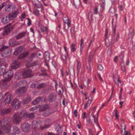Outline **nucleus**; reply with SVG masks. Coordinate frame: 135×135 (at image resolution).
<instances>
[{
  "label": "nucleus",
  "mask_w": 135,
  "mask_h": 135,
  "mask_svg": "<svg viewBox=\"0 0 135 135\" xmlns=\"http://www.w3.org/2000/svg\"><path fill=\"white\" fill-rule=\"evenodd\" d=\"M4 125L1 126L0 128V134L4 135L5 133H8L11 131V126L9 123L8 121L7 120H4Z\"/></svg>",
  "instance_id": "nucleus-1"
},
{
  "label": "nucleus",
  "mask_w": 135,
  "mask_h": 135,
  "mask_svg": "<svg viewBox=\"0 0 135 135\" xmlns=\"http://www.w3.org/2000/svg\"><path fill=\"white\" fill-rule=\"evenodd\" d=\"M25 52V50L23 47V46H20L16 49L14 54L16 55H19L20 56L21 58H22L26 56Z\"/></svg>",
  "instance_id": "nucleus-2"
},
{
  "label": "nucleus",
  "mask_w": 135,
  "mask_h": 135,
  "mask_svg": "<svg viewBox=\"0 0 135 135\" xmlns=\"http://www.w3.org/2000/svg\"><path fill=\"white\" fill-rule=\"evenodd\" d=\"M11 25V23H9L4 27L3 28L4 31L3 33V35L4 36L8 35L10 33L11 30L12 31L14 27L13 26H12L10 28V26Z\"/></svg>",
  "instance_id": "nucleus-3"
},
{
  "label": "nucleus",
  "mask_w": 135,
  "mask_h": 135,
  "mask_svg": "<svg viewBox=\"0 0 135 135\" xmlns=\"http://www.w3.org/2000/svg\"><path fill=\"white\" fill-rule=\"evenodd\" d=\"M11 105L13 109H17L20 107L21 102L18 100L15 99L12 102Z\"/></svg>",
  "instance_id": "nucleus-4"
},
{
  "label": "nucleus",
  "mask_w": 135,
  "mask_h": 135,
  "mask_svg": "<svg viewBox=\"0 0 135 135\" xmlns=\"http://www.w3.org/2000/svg\"><path fill=\"white\" fill-rule=\"evenodd\" d=\"M31 70L28 68L24 70L22 73V74L24 78H27L33 75L31 74Z\"/></svg>",
  "instance_id": "nucleus-5"
},
{
  "label": "nucleus",
  "mask_w": 135,
  "mask_h": 135,
  "mask_svg": "<svg viewBox=\"0 0 135 135\" xmlns=\"http://www.w3.org/2000/svg\"><path fill=\"white\" fill-rule=\"evenodd\" d=\"M44 57L45 60V64L46 66L45 65H43V68L45 69V70L47 68L49 67V65L47 62L46 61H48L50 59V53L47 52H45L44 54Z\"/></svg>",
  "instance_id": "nucleus-6"
},
{
  "label": "nucleus",
  "mask_w": 135,
  "mask_h": 135,
  "mask_svg": "<svg viewBox=\"0 0 135 135\" xmlns=\"http://www.w3.org/2000/svg\"><path fill=\"white\" fill-rule=\"evenodd\" d=\"M22 119L18 115V114L15 113L12 117V121L15 124H19L22 120Z\"/></svg>",
  "instance_id": "nucleus-7"
},
{
  "label": "nucleus",
  "mask_w": 135,
  "mask_h": 135,
  "mask_svg": "<svg viewBox=\"0 0 135 135\" xmlns=\"http://www.w3.org/2000/svg\"><path fill=\"white\" fill-rule=\"evenodd\" d=\"M13 76V71L12 70H9L5 73L3 74V77L9 81L11 79Z\"/></svg>",
  "instance_id": "nucleus-8"
},
{
  "label": "nucleus",
  "mask_w": 135,
  "mask_h": 135,
  "mask_svg": "<svg viewBox=\"0 0 135 135\" xmlns=\"http://www.w3.org/2000/svg\"><path fill=\"white\" fill-rule=\"evenodd\" d=\"M27 91V89L25 87H21L17 89L16 91V93L21 95L24 94Z\"/></svg>",
  "instance_id": "nucleus-9"
},
{
  "label": "nucleus",
  "mask_w": 135,
  "mask_h": 135,
  "mask_svg": "<svg viewBox=\"0 0 135 135\" xmlns=\"http://www.w3.org/2000/svg\"><path fill=\"white\" fill-rule=\"evenodd\" d=\"M93 120L94 121V123L96 124L97 126H99V125L98 123V117H97L95 119L94 115L93 114H91L90 117L89 118V119L88 120H87V121H88L89 122L93 124Z\"/></svg>",
  "instance_id": "nucleus-10"
},
{
  "label": "nucleus",
  "mask_w": 135,
  "mask_h": 135,
  "mask_svg": "<svg viewBox=\"0 0 135 135\" xmlns=\"http://www.w3.org/2000/svg\"><path fill=\"white\" fill-rule=\"evenodd\" d=\"M63 17V20L65 23H66L68 27V28L71 26L70 20H69L66 15L64 14L63 13L61 12V14Z\"/></svg>",
  "instance_id": "nucleus-11"
},
{
  "label": "nucleus",
  "mask_w": 135,
  "mask_h": 135,
  "mask_svg": "<svg viewBox=\"0 0 135 135\" xmlns=\"http://www.w3.org/2000/svg\"><path fill=\"white\" fill-rule=\"evenodd\" d=\"M22 129L23 131L25 132H28L30 129V126L27 123L23 124L21 126Z\"/></svg>",
  "instance_id": "nucleus-12"
},
{
  "label": "nucleus",
  "mask_w": 135,
  "mask_h": 135,
  "mask_svg": "<svg viewBox=\"0 0 135 135\" xmlns=\"http://www.w3.org/2000/svg\"><path fill=\"white\" fill-rule=\"evenodd\" d=\"M9 81L6 79L4 80L0 83V87L3 88H6L7 86L9 85Z\"/></svg>",
  "instance_id": "nucleus-13"
},
{
  "label": "nucleus",
  "mask_w": 135,
  "mask_h": 135,
  "mask_svg": "<svg viewBox=\"0 0 135 135\" xmlns=\"http://www.w3.org/2000/svg\"><path fill=\"white\" fill-rule=\"evenodd\" d=\"M48 14L49 16L52 18H54L56 16L57 14L55 11L50 9Z\"/></svg>",
  "instance_id": "nucleus-14"
},
{
  "label": "nucleus",
  "mask_w": 135,
  "mask_h": 135,
  "mask_svg": "<svg viewBox=\"0 0 135 135\" xmlns=\"http://www.w3.org/2000/svg\"><path fill=\"white\" fill-rule=\"evenodd\" d=\"M19 67L18 62L17 60H15L12 62L11 65V68L12 69H16Z\"/></svg>",
  "instance_id": "nucleus-15"
},
{
  "label": "nucleus",
  "mask_w": 135,
  "mask_h": 135,
  "mask_svg": "<svg viewBox=\"0 0 135 135\" xmlns=\"http://www.w3.org/2000/svg\"><path fill=\"white\" fill-rule=\"evenodd\" d=\"M32 98L31 96L27 95L26 98L23 100L22 103L24 104H27L31 101Z\"/></svg>",
  "instance_id": "nucleus-16"
},
{
  "label": "nucleus",
  "mask_w": 135,
  "mask_h": 135,
  "mask_svg": "<svg viewBox=\"0 0 135 135\" xmlns=\"http://www.w3.org/2000/svg\"><path fill=\"white\" fill-rule=\"evenodd\" d=\"M93 100V98L92 97L90 96L89 97L88 101L86 102L85 104L84 108L85 109H86L88 106H90Z\"/></svg>",
  "instance_id": "nucleus-17"
},
{
  "label": "nucleus",
  "mask_w": 135,
  "mask_h": 135,
  "mask_svg": "<svg viewBox=\"0 0 135 135\" xmlns=\"http://www.w3.org/2000/svg\"><path fill=\"white\" fill-rule=\"evenodd\" d=\"M41 123L40 122H36L35 123H33L32 124V128L34 129H37L40 128Z\"/></svg>",
  "instance_id": "nucleus-18"
},
{
  "label": "nucleus",
  "mask_w": 135,
  "mask_h": 135,
  "mask_svg": "<svg viewBox=\"0 0 135 135\" xmlns=\"http://www.w3.org/2000/svg\"><path fill=\"white\" fill-rule=\"evenodd\" d=\"M114 80L116 84L118 86L119 85L118 83H119L121 85L123 84V83L119 80V78L117 76H114L113 77Z\"/></svg>",
  "instance_id": "nucleus-19"
},
{
  "label": "nucleus",
  "mask_w": 135,
  "mask_h": 135,
  "mask_svg": "<svg viewBox=\"0 0 135 135\" xmlns=\"http://www.w3.org/2000/svg\"><path fill=\"white\" fill-rule=\"evenodd\" d=\"M49 106L48 104H46L43 106H41L39 109V111L41 112H43L46 110V109H49Z\"/></svg>",
  "instance_id": "nucleus-20"
},
{
  "label": "nucleus",
  "mask_w": 135,
  "mask_h": 135,
  "mask_svg": "<svg viewBox=\"0 0 135 135\" xmlns=\"http://www.w3.org/2000/svg\"><path fill=\"white\" fill-rule=\"evenodd\" d=\"M121 129H122L123 128L124 130V133H123V131L121 130V135H128V132L127 131H125V125L124 123H122L121 124Z\"/></svg>",
  "instance_id": "nucleus-21"
},
{
  "label": "nucleus",
  "mask_w": 135,
  "mask_h": 135,
  "mask_svg": "<svg viewBox=\"0 0 135 135\" xmlns=\"http://www.w3.org/2000/svg\"><path fill=\"white\" fill-rule=\"evenodd\" d=\"M94 54V52H93V51L90 52L88 57V61L89 63H90L92 62Z\"/></svg>",
  "instance_id": "nucleus-22"
},
{
  "label": "nucleus",
  "mask_w": 135,
  "mask_h": 135,
  "mask_svg": "<svg viewBox=\"0 0 135 135\" xmlns=\"http://www.w3.org/2000/svg\"><path fill=\"white\" fill-rule=\"evenodd\" d=\"M27 113L25 111H22L18 114V115L22 119L24 117H27Z\"/></svg>",
  "instance_id": "nucleus-23"
},
{
  "label": "nucleus",
  "mask_w": 135,
  "mask_h": 135,
  "mask_svg": "<svg viewBox=\"0 0 135 135\" xmlns=\"http://www.w3.org/2000/svg\"><path fill=\"white\" fill-rule=\"evenodd\" d=\"M51 68L54 73H55L56 71L57 70L56 69V64L54 62H52L50 64Z\"/></svg>",
  "instance_id": "nucleus-24"
},
{
  "label": "nucleus",
  "mask_w": 135,
  "mask_h": 135,
  "mask_svg": "<svg viewBox=\"0 0 135 135\" xmlns=\"http://www.w3.org/2000/svg\"><path fill=\"white\" fill-rule=\"evenodd\" d=\"M134 33V30L132 28H130L129 30L128 36L129 38H132Z\"/></svg>",
  "instance_id": "nucleus-25"
},
{
  "label": "nucleus",
  "mask_w": 135,
  "mask_h": 135,
  "mask_svg": "<svg viewBox=\"0 0 135 135\" xmlns=\"http://www.w3.org/2000/svg\"><path fill=\"white\" fill-rule=\"evenodd\" d=\"M6 68L4 65L0 66V75L4 74L5 73Z\"/></svg>",
  "instance_id": "nucleus-26"
},
{
  "label": "nucleus",
  "mask_w": 135,
  "mask_h": 135,
  "mask_svg": "<svg viewBox=\"0 0 135 135\" xmlns=\"http://www.w3.org/2000/svg\"><path fill=\"white\" fill-rule=\"evenodd\" d=\"M30 61L27 62L26 65V66L27 68H30L36 65L35 63H32V61H31V60H30Z\"/></svg>",
  "instance_id": "nucleus-27"
},
{
  "label": "nucleus",
  "mask_w": 135,
  "mask_h": 135,
  "mask_svg": "<svg viewBox=\"0 0 135 135\" xmlns=\"http://www.w3.org/2000/svg\"><path fill=\"white\" fill-rule=\"evenodd\" d=\"M11 95V94H10V95H8L6 98L4 100V103L6 104H9L11 100L10 96Z\"/></svg>",
  "instance_id": "nucleus-28"
},
{
  "label": "nucleus",
  "mask_w": 135,
  "mask_h": 135,
  "mask_svg": "<svg viewBox=\"0 0 135 135\" xmlns=\"http://www.w3.org/2000/svg\"><path fill=\"white\" fill-rule=\"evenodd\" d=\"M26 34V33L25 32L20 33L16 36V38L17 39H19L23 37Z\"/></svg>",
  "instance_id": "nucleus-29"
},
{
  "label": "nucleus",
  "mask_w": 135,
  "mask_h": 135,
  "mask_svg": "<svg viewBox=\"0 0 135 135\" xmlns=\"http://www.w3.org/2000/svg\"><path fill=\"white\" fill-rule=\"evenodd\" d=\"M56 97V96L51 94L49 96L48 100L49 102H52L55 100Z\"/></svg>",
  "instance_id": "nucleus-30"
},
{
  "label": "nucleus",
  "mask_w": 135,
  "mask_h": 135,
  "mask_svg": "<svg viewBox=\"0 0 135 135\" xmlns=\"http://www.w3.org/2000/svg\"><path fill=\"white\" fill-rule=\"evenodd\" d=\"M41 98L39 97L37 98L34 100L32 102V104L35 105L38 103L41 100Z\"/></svg>",
  "instance_id": "nucleus-31"
},
{
  "label": "nucleus",
  "mask_w": 135,
  "mask_h": 135,
  "mask_svg": "<svg viewBox=\"0 0 135 135\" xmlns=\"http://www.w3.org/2000/svg\"><path fill=\"white\" fill-rule=\"evenodd\" d=\"M13 131L16 134H20V129L18 128L16 126H14L13 127Z\"/></svg>",
  "instance_id": "nucleus-32"
},
{
  "label": "nucleus",
  "mask_w": 135,
  "mask_h": 135,
  "mask_svg": "<svg viewBox=\"0 0 135 135\" xmlns=\"http://www.w3.org/2000/svg\"><path fill=\"white\" fill-rule=\"evenodd\" d=\"M35 117V114L33 113H32L30 114H28L27 113V117L33 119Z\"/></svg>",
  "instance_id": "nucleus-33"
},
{
  "label": "nucleus",
  "mask_w": 135,
  "mask_h": 135,
  "mask_svg": "<svg viewBox=\"0 0 135 135\" xmlns=\"http://www.w3.org/2000/svg\"><path fill=\"white\" fill-rule=\"evenodd\" d=\"M50 126V125L49 124H45L44 125V127H41L40 125V128H41V130H44L45 128H47L48 127H49Z\"/></svg>",
  "instance_id": "nucleus-34"
},
{
  "label": "nucleus",
  "mask_w": 135,
  "mask_h": 135,
  "mask_svg": "<svg viewBox=\"0 0 135 135\" xmlns=\"http://www.w3.org/2000/svg\"><path fill=\"white\" fill-rule=\"evenodd\" d=\"M76 45L75 43H73L71 46V51L73 52H74L76 50V49L75 46Z\"/></svg>",
  "instance_id": "nucleus-35"
},
{
  "label": "nucleus",
  "mask_w": 135,
  "mask_h": 135,
  "mask_svg": "<svg viewBox=\"0 0 135 135\" xmlns=\"http://www.w3.org/2000/svg\"><path fill=\"white\" fill-rule=\"evenodd\" d=\"M10 110L9 109H7L2 111V112L4 114H7L10 112Z\"/></svg>",
  "instance_id": "nucleus-36"
},
{
  "label": "nucleus",
  "mask_w": 135,
  "mask_h": 135,
  "mask_svg": "<svg viewBox=\"0 0 135 135\" xmlns=\"http://www.w3.org/2000/svg\"><path fill=\"white\" fill-rule=\"evenodd\" d=\"M35 6L37 8V9L40 10V9L42 7V6L41 4H35Z\"/></svg>",
  "instance_id": "nucleus-37"
},
{
  "label": "nucleus",
  "mask_w": 135,
  "mask_h": 135,
  "mask_svg": "<svg viewBox=\"0 0 135 135\" xmlns=\"http://www.w3.org/2000/svg\"><path fill=\"white\" fill-rule=\"evenodd\" d=\"M70 31L71 33V35H74L75 32V28L74 27H72L70 29Z\"/></svg>",
  "instance_id": "nucleus-38"
},
{
  "label": "nucleus",
  "mask_w": 135,
  "mask_h": 135,
  "mask_svg": "<svg viewBox=\"0 0 135 135\" xmlns=\"http://www.w3.org/2000/svg\"><path fill=\"white\" fill-rule=\"evenodd\" d=\"M7 17H6V18H4L3 17V20H2V22L3 23H6L8 22V21L9 20V19L8 20L7 19Z\"/></svg>",
  "instance_id": "nucleus-39"
},
{
  "label": "nucleus",
  "mask_w": 135,
  "mask_h": 135,
  "mask_svg": "<svg viewBox=\"0 0 135 135\" xmlns=\"http://www.w3.org/2000/svg\"><path fill=\"white\" fill-rule=\"evenodd\" d=\"M8 16L9 20H13L15 17L11 13L9 14Z\"/></svg>",
  "instance_id": "nucleus-40"
},
{
  "label": "nucleus",
  "mask_w": 135,
  "mask_h": 135,
  "mask_svg": "<svg viewBox=\"0 0 135 135\" xmlns=\"http://www.w3.org/2000/svg\"><path fill=\"white\" fill-rule=\"evenodd\" d=\"M61 59L62 60L65 61L66 59V56L65 54H61Z\"/></svg>",
  "instance_id": "nucleus-41"
},
{
  "label": "nucleus",
  "mask_w": 135,
  "mask_h": 135,
  "mask_svg": "<svg viewBox=\"0 0 135 135\" xmlns=\"http://www.w3.org/2000/svg\"><path fill=\"white\" fill-rule=\"evenodd\" d=\"M81 64L79 61H77V68L78 69H80L81 68Z\"/></svg>",
  "instance_id": "nucleus-42"
},
{
  "label": "nucleus",
  "mask_w": 135,
  "mask_h": 135,
  "mask_svg": "<svg viewBox=\"0 0 135 135\" xmlns=\"http://www.w3.org/2000/svg\"><path fill=\"white\" fill-rule=\"evenodd\" d=\"M8 47V46H3L0 49V52L3 51L4 50L7 49Z\"/></svg>",
  "instance_id": "nucleus-43"
},
{
  "label": "nucleus",
  "mask_w": 135,
  "mask_h": 135,
  "mask_svg": "<svg viewBox=\"0 0 135 135\" xmlns=\"http://www.w3.org/2000/svg\"><path fill=\"white\" fill-rule=\"evenodd\" d=\"M34 13L36 16H38L39 15V10L36 9V10H34L33 11Z\"/></svg>",
  "instance_id": "nucleus-44"
},
{
  "label": "nucleus",
  "mask_w": 135,
  "mask_h": 135,
  "mask_svg": "<svg viewBox=\"0 0 135 135\" xmlns=\"http://www.w3.org/2000/svg\"><path fill=\"white\" fill-rule=\"evenodd\" d=\"M52 84L53 86H55L56 89H57V84L56 82L55 81H53L52 83Z\"/></svg>",
  "instance_id": "nucleus-45"
},
{
  "label": "nucleus",
  "mask_w": 135,
  "mask_h": 135,
  "mask_svg": "<svg viewBox=\"0 0 135 135\" xmlns=\"http://www.w3.org/2000/svg\"><path fill=\"white\" fill-rule=\"evenodd\" d=\"M59 131V128H58L57 127H55L53 131V132L54 133H58V132Z\"/></svg>",
  "instance_id": "nucleus-46"
},
{
  "label": "nucleus",
  "mask_w": 135,
  "mask_h": 135,
  "mask_svg": "<svg viewBox=\"0 0 135 135\" xmlns=\"http://www.w3.org/2000/svg\"><path fill=\"white\" fill-rule=\"evenodd\" d=\"M98 70L101 71L103 69V67L101 65H99L98 66Z\"/></svg>",
  "instance_id": "nucleus-47"
},
{
  "label": "nucleus",
  "mask_w": 135,
  "mask_h": 135,
  "mask_svg": "<svg viewBox=\"0 0 135 135\" xmlns=\"http://www.w3.org/2000/svg\"><path fill=\"white\" fill-rule=\"evenodd\" d=\"M98 12V8L97 7H95V9L94 11V14H97Z\"/></svg>",
  "instance_id": "nucleus-48"
},
{
  "label": "nucleus",
  "mask_w": 135,
  "mask_h": 135,
  "mask_svg": "<svg viewBox=\"0 0 135 135\" xmlns=\"http://www.w3.org/2000/svg\"><path fill=\"white\" fill-rule=\"evenodd\" d=\"M4 98V96L2 93H0V102Z\"/></svg>",
  "instance_id": "nucleus-49"
},
{
  "label": "nucleus",
  "mask_w": 135,
  "mask_h": 135,
  "mask_svg": "<svg viewBox=\"0 0 135 135\" xmlns=\"http://www.w3.org/2000/svg\"><path fill=\"white\" fill-rule=\"evenodd\" d=\"M84 46H80V53L79 54L80 55H81V54L83 50V49Z\"/></svg>",
  "instance_id": "nucleus-50"
},
{
  "label": "nucleus",
  "mask_w": 135,
  "mask_h": 135,
  "mask_svg": "<svg viewBox=\"0 0 135 135\" xmlns=\"http://www.w3.org/2000/svg\"><path fill=\"white\" fill-rule=\"evenodd\" d=\"M43 84H40L37 87V88L38 89H40L43 87Z\"/></svg>",
  "instance_id": "nucleus-51"
},
{
  "label": "nucleus",
  "mask_w": 135,
  "mask_h": 135,
  "mask_svg": "<svg viewBox=\"0 0 135 135\" xmlns=\"http://www.w3.org/2000/svg\"><path fill=\"white\" fill-rule=\"evenodd\" d=\"M124 51H122L121 52V53L119 55V57H123L124 52L125 50V49H124Z\"/></svg>",
  "instance_id": "nucleus-52"
},
{
  "label": "nucleus",
  "mask_w": 135,
  "mask_h": 135,
  "mask_svg": "<svg viewBox=\"0 0 135 135\" xmlns=\"http://www.w3.org/2000/svg\"><path fill=\"white\" fill-rule=\"evenodd\" d=\"M53 6L54 7H56V6L58 7V3L56 2H53Z\"/></svg>",
  "instance_id": "nucleus-53"
},
{
  "label": "nucleus",
  "mask_w": 135,
  "mask_h": 135,
  "mask_svg": "<svg viewBox=\"0 0 135 135\" xmlns=\"http://www.w3.org/2000/svg\"><path fill=\"white\" fill-rule=\"evenodd\" d=\"M93 13L92 12H89V17H90L91 19H92Z\"/></svg>",
  "instance_id": "nucleus-54"
},
{
  "label": "nucleus",
  "mask_w": 135,
  "mask_h": 135,
  "mask_svg": "<svg viewBox=\"0 0 135 135\" xmlns=\"http://www.w3.org/2000/svg\"><path fill=\"white\" fill-rule=\"evenodd\" d=\"M18 12L17 11H16L14 13H13L12 14L13 16H14L15 17H16V16L18 14Z\"/></svg>",
  "instance_id": "nucleus-55"
},
{
  "label": "nucleus",
  "mask_w": 135,
  "mask_h": 135,
  "mask_svg": "<svg viewBox=\"0 0 135 135\" xmlns=\"http://www.w3.org/2000/svg\"><path fill=\"white\" fill-rule=\"evenodd\" d=\"M51 112H49V111H47L45 113V115L46 116H48L50 114H51Z\"/></svg>",
  "instance_id": "nucleus-56"
},
{
  "label": "nucleus",
  "mask_w": 135,
  "mask_h": 135,
  "mask_svg": "<svg viewBox=\"0 0 135 135\" xmlns=\"http://www.w3.org/2000/svg\"><path fill=\"white\" fill-rule=\"evenodd\" d=\"M35 55V54H33L31 55V57L29 58V60H31V61H32V58L34 57Z\"/></svg>",
  "instance_id": "nucleus-57"
},
{
  "label": "nucleus",
  "mask_w": 135,
  "mask_h": 135,
  "mask_svg": "<svg viewBox=\"0 0 135 135\" xmlns=\"http://www.w3.org/2000/svg\"><path fill=\"white\" fill-rule=\"evenodd\" d=\"M48 135H58V133L55 134L54 133H52L48 132Z\"/></svg>",
  "instance_id": "nucleus-58"
},
{
  "label": "nucleus",
  "mask_w": 135,
  "mask_h": 135,
  "mask_svg": "<svg viewBox=\"0 0 135 135\" xmlns=\"http://www.w3.org/2000/svg\"><path fill=\"white\" fill-rule=\"evenodd\" d=\"M119 33H117V36L116 37V41L117 42L118 41V39L119 38Z\"/></svg>",
  "instance_id": "nucleus-59"
},
{
  "label": "nucleus",
  "mask_w": 135,
  "mask_h": 135,
  "mask_svg": "<svg viewBox=\"0 0 135 135\" xmlns=\"http://www.w3.org/2000/svg\"><path fill=\"white\" fill-rule=\"evenodd\" d=\"M31 87L32 88H34L36 86V84L34 83H33L31 84Z\"/></svg>",
  "instance_id": "nucleus-60"
},
{
  "label": "nucleus",
  "mask_w": 135,
  "mask_h": 135,
  "mask_svg": "<svg viewBox=\"0 0 135 135\" xmlns=\"http://www.w3.org/2000/svg\"><path fill=\"white\" fill-rule=\"evenodd\" d=\"M27 20L28 21V26H30L31 24V21L29 18H27Z\"/></svg>",
  "instance_id": "nucleus-61"
},
{
  "label": "nucleus",
  "mask_w": 135,
  "mask_h": 135,
  "mask_svg": "<svg viewBox=\"0 0 135 135\" xmlns=\"http://www.w3.org/2000/svg\"><path fill=\"white\" fill-rule=\"evenodd\" d=\"M114 111L115 112V116L117 119H118V116L117 113V110H115Z\"/></svg>",
  "instance_id": "nucleus-62"
},
{
  "label": "nucleus",
  "mask_w": 135,
  "mask_h": 135,
  "mask_svg": "<svg viewBox=\"0 0 135 135\" xmlns=\"http://www.w3.org/2000/svg\"><path fill=\"white\" fill-rule=\"evenodd\" d=\"M12 44H13L14 45L16 46L18 45V42H16L15 41H13L12 42Z\"/></svg>",
  "instance_id": "nucleus-63"
},
{
  "label": "nucleus",
  "mask_w": 135,
  "mask_h": 135,
  "mask_svg": "<svg viewBox=\"0 0 135 135\" xmlns=\"http://www.w3.org/2000/svg\"><path fill=\"white\" fill-rule=\"evenodd\" d=\"M98 76L99 79L101 81H102L103 82V80L102 78L101 77V75H100L99 74H98Z\"/></svg>",
  "instance_id": "nucleus-64"
}]
</instances>
